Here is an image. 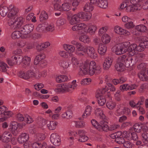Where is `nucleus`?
<instances>
[{
  "label": "nucleus",
  "mask_w": 148,
  "mask_h": 148,
  "mask_svg": "<svg viewBox=\"0 0 148 148\" xmlns=\"http://www.w3.org/2000/svg\"><path fill=\"white\" fill-rule=\"evenodd\" d=\"M79 73L82 75L88 74L90 75L100 74L101 72L100 66L96 64L95 62L92 61L90 62H85L80 66Z\"/></svg>",
  "instance_id": "obj_1"
},
{
  "label": "nucleus",
  "mask_w": 148,
  "mask_h": 148,
  "mask_svg": "<svg viewBox=\"0 0 148 148\" xmlns=\"http://www.w3.org/2000/svg\"><path fill=\"white\" fill-rule=\"evenodd\" d=\"M23 22V19L21 17H12L10 18L8 24L10 26H12V28L14 29L20 28Z\"/></svg>",
  "instance_id": "obj_2"
},
{
  "label": "nucleus",
  "mask_w": 148,
  "mask_h": 148,
  "mask_svg": "<svg viewBox=\"0 0 148 148\" xmlns=\"http://www.w3.org/2000/svg\"><path fill=\"white\" fill-rule=\"evenodd\" d=\"M18 75L21 78L27 80L31 78L36 77V75L35 71L31 69L26 72L22 71H20L18 73Z\"/></svg>",
  "instance_id": "obj_3"
},
{
  "label": "nucleus",
  "mask_w": 148,
  "mask_h": 148,
  "mask_svg": "<svg viewBox=\"0 0 148 148\" xmlns=\"http://www.w3.org/2000/svg\"><path fill=\"white\" fill-rule=\"evenodd\" d=\"M119 60L123 61L126 67L132 66L135 63V58L134 57L127 56L125 55H123L119 57Z\"/></svg>",
  "instance_id": "obj_4"
},
{
  "label": "nucleus",
  "mask_w": 148,
  "mask_h": 148,
  "mask_svg": "<svg viewBox=\"0 0 148 148\" xmlns=\"http://www.w3.org/2000/svg\"><path fill=\"white\" fill-rule=\"evenodd\" d=\"M45 58V55L43 53H40L38 54L35 58L34 61V64L35 65L39 64L42 67L45 66L46 64L43 62V60Z\"/></svg>",
  "instance_id": "obj_5"
},
{
  "label": "nucleus",
  "mask_w": 148,
  "mask_h": 148,
  "mask_svg": "<svg viewBox=\"0 0 148 148\" xmlns=\"http://www.w3.org/2000/svg\"><path fill=\"white\" fill-rule=\"evenodd\" d=\"M34 26L31 24H26L21 27L19 30L23 34H27L31 32L33 30Z\"/></svg>",
  "instance_id": "obj_6"
},
{
  "label": "nucleus",
  "mask_w": 148,
  "mask_h": 148,
  "mask_svg": "<svg viewBox=\"0 0 148 148\" xmlns=\"http://www.w3.org/2000/svg\"><path fill=\"white\" fill-rule=\"evenodd\" d=\"M75 84L71 85L64 84L61 86V88L58 89V91L62 92H69L74 89L76 87Z\"/></svg>",
  "instance_id": "obj_7"
},
{
  "label": "nucleus",
  "mask_w": 148,
  "mask_h": 148,
  "mask_svg": "<svg viewBox=\"0 0 148 148\" xmlns=\"http://www.w3.org/2000/svg\"><path fill=\"white\" fill-rule=\"evenodd\" d=\"M50 139L51 143L56 146H59L61 144L60 138L57 134H52L51 135Z\"/></svg>",
  "instance_id": "obj_8"
},
{
  "label": "nucleus",
  "mask_w": 148,
  "mask_h": 148,
  "mask_svg": "<svg viewBox=\"0 0 148 148\" xmlns=\"http://www.w3.org/2000/svg\"><path fill=\"white\" fill-rule=\"evenodd\" d=\"M128 51L129 52L131 56H134L137 53V51H142V50L140 49L139 46H137L136 44H132L130 45L128 48Z\"/></svg>",
  "instance_id": "obj_9"
},
{
  "label": "nucleus",
  "mask_w": 148,
  "mask_h": 148,
  "mask_svg": "<svg viewBox=\"0 0 148 148\" xmlns=\"http://www.w3.org/2000/svg\"><path fill=\"white\" fill-rule=\"evenodd\" d=\"M86 53L90 58L96 59L97 57V55L93 47L88 46L86 47Z\"/></svg>",
  "instance_id": "obj_10"
},
{
  "label": "nucleus",
  "mask_w": 148,
  "mask_h": 148,
  "mask_svg": "<svg viewBox=\"0 0 148 148\" xmlns=\"http://www.w3.org/2000/svg\"><path fill=\"white\" fill-rule=\"evenodd\" d=\"M29 138L28 134L26 133H23L19 136L18 138V141L20 144H23L27 142Z\"/></svg>",
  "instance_id": "obj_11"
},
{
  "label": "nucleus",
  "mask_w": 148,
  "mask_h": 148,
  "mask_svg": "<svg viewBox=\"0 0 148 148\" xmlns=\"http://www.w3.org/2000/svg\"><path fill=\"white\" fill-rule=\"evenodd\" d=\"M125 65L123 61L119 60V57L118 58L117 62L115 65V68L119 71H123L125 69Z\"/></svg>",
  "instance_id": "obj_12"
},
{
  "label": "nucleus",
  "mask_w": 148,
  "mask_h": 148,
  "mask_svg": "<svg viewBox=\"0 0 148 148\" xmlns=\"http://www.w3.org/2000/svg\"><path fill=\"white\" fill-rule=\"evenodd\" d=\"M109 130V127L107 124V122L103 121H101L98 130L100 131H104L107 132Z\"/></svg>",
  "instance_id": "obj_13"
},
{
  "label": "nucleus",
  "mask_w": 148,
  "mask_h": 148,
  "mask_svg": "<svg viewBox=\"0 0 148 148\" xmlns=\"http://www.w3.org/2000/svg\"><path fill=\"white\" fill-rule=\"evenodd\" d=\"M30 58L27 56H25L23 58L21 66L23 68L27 69L30 66Z\"/></svg>",
  "instance_id": "obj_14"
},
{
  "label": "nucleus",
  "mask_w": 148,
  "mask_h": 148,
  "mask_svg": "<svg viewBox=\"0 0 148 148\" xmlns=\"http://www.w3.org/2000/svg\"><path fill=\"white\" fill-rule=\"evenodd\" d=\"M112 62V59L111 57L107 58L104 61L103 67L104 69H108L111 66Z\"/></svg>",
  "instance_id": "obj_15"
},
{
  "label": "nucleus",
  "mask_w": 148,
  "mask_h": 148,
  "mask_svg": "<svg viewBox=\"0 0 148 148\" xmlns=\"http://www.w3.org/2000/svg\"><path fill=\"white\" fill-rule=\"evenodd\" d=\"M107 49L106 45L103 44L102 43L99 44L98 49L99 53L102 56L104 55L106 53Z\"/></svg>",
  "instance_id": "obj_16"
},
{
  "label": "nucleus",
  "mask_w": 148,
  "mask_h": 148,
  "mask_svg": "<svg viewBox=\"0 0 148 148\" xmlns=\"http://www.w3.org/2000/svg\"><path fill=\"white\" fill-rule=\"evenodd\" d=\"M119 88L123 92L124 91L131 90L134 89V86L133 85L125 84L121 85Z\"/></svg>",
  "instance_id": "obj_17"
},
{
  "label": "nucleus",
  "mask_w": 148,
  "mask_h": 148,
  "mask_svg": "<svg viewBox=\"0 0 148 148\" xmlns=\"http://www.w3.org/2000/svg\"><path fill=\"white\" fill-rule=\"evenodd\" d=\"M80 20V19H84L86 20H88L90 19L91 18V15L90 13H87L85 12H81L76 14Z\"/></svg>",
  "instance_id": "obj_18"
},
{
  "label": "nucleus",
  "mask_w": 148,
  "mask_h": 148,
  "mask_svg": "<svg viewBox=\"0 0 148 148\" xmlns=\"http://www.w3.org/2000/svg\"><path fill=\"white\" fill-rule=\"evenodd\" d=\"M87 26L85 24L81 23L74 25L72 27V29L73 31H77L84 29L85 31V28Z\"/></svg>",
  "instance_id": "obj_19"
},
{
  "label": "nucleus",
  "mask_w": 148,
  "mask_h": 148,
  "mask_svg": "<svg viewBox=\"0 0 148 148\" xmlns=\"http://www.w3.org/2000/svg\"><path fill=\"white\" fill-rule=\"evenodd\" d=\"M138 75L140 80L143 81H148V76L146 74L145 71H141L138 73Z\"/></svg>",
  "instance_id": "obj_20"
},
{
  "label": "nucleus",
  "mask_w": 148,
  "mask_h": 148,
  "mask_svg": "<svg viewBox=\"0 0 148 148\" xmlns=\"http://www.w3.org/2000/svg\"><path fill=\"white\" fill-rule=\"evenodd\" d=\"M114 48L115 49V52L117 55H121L125 53L120 43L116 45L114 47Z\"/></svg>",
  "instance_id": "obj_21"
},
{
  "label": "nucleus",
  "mask_w": 148,
  "mask_h": 148,
  "mask_svg": "<svg viewBox=\"0 0 148 148\" xmlns=\"http://www.w3.org/2000/svg\"><path fill=\"white\" fill-rule=\"evenodd\" d=\"M53 8L55 10L62 11V6L61 5L60 0H54Z\"/></svg>",
  "instance_id": "obj_22"
},
{
  "label": "nucleus",
  "mask_w": 148,
  "mask_h": 148,
  "mask_svg": "<svg viewBox=\"0 0 148 148\" xmlns=\"http://www.w3.org/2000/svg\"><path fill=\"white\" fill-rule=\"evenodd\" d=\"M130 109L127 107H124L122 110L121 112H119L118 110L116 113V115L118 116L121 115L122 114L129 115L130 114Z\"/></svg>",
  "instance_id": "obj_23"
},
{
  "label": "nucleus",
  "mask_w": 148,
  "mask_h": 148,
  "mask_svg": "<svg viewBox=\"0 0 148 148\" xmlns=\"http://www.w3.org/2000/svg\"><path fill=\"white\" fill-rule=\"evenodd\" d=\"M50 45V44L49 42H47L38 45H37V47L38 50L40 51L47 47Z\"/></svg>",
  "instance_id": "obj_24"
},
{
  "label": "nucleus",
  "mask_w": 148,
  "mask_h": 148,
  "mask_svg": "<svg viewBox=\"0 0 148 148\" xmlns=\"http://www.w3.org/2000/svg\"><path fill=\"white\" fill-rule=\"evenodd\" d=\"M92 110V108L90 106H87L86 107L85 112L82 115L83 118H86L89 116Z\"/></svg>",
  "instance_id": "obj_25"
},
{
  "label": "nucleus",
  "mask_w": 148,
  "mask_h": 148,
  "mask_svg": "<svg viewBox=\"0 0 148 148\" xmlns=\"http://www.w3.org/2000/svg\"><path fill=\"white\" fill-rule=\"evenodd\" d=\"M101 40L103 44L106 45L108 43L110 40V37L107 34H104L101 37Z\"/></svg>",
  "instance_id": "obj_26"
},
{
  "label": "nucleus",
  "mask_w": 148,
  "mask_h": 148,
  "mask_svg": "<svg viewBox=\"0 0 148 148\" xmlns=\"http://www.w3.org/2000/svg\"><path fill=\"white\" fill-rule=\"evenodd\" d=\"M108 4L107 0H99L97 5L101 8L105 9L107 8Z\"/></svg>",
  "instance_id": "obj_27"
},
{
  "label": "nucleus",
  "mask_w": 148,
  "mask_h": 148,
  "mask_svg": "<svg viewBox=\"0 0 148 148\" xmlns=\"http://www.w3.org/2000/svg\"><path fill=\"white\" fill-rule=\"evenodd\" d=\"M72 116V112L71 110H68L61 115L62 118L69 119Z\"/></svg>",
  "instance_id": "obj_28"
},
{
  "label": "nucleus",
  "mask_w": 148,
  "mask_h": 148,
  "mask_svg": "<svg viewBox=\"0 0 148 148\" xmlns=\"http://www.w3.org/2000/svg\"><path fill=\"white\" fill-rule=\"evenodd\" d=\"M136 29L139 32H145L147 31V28L145 25L143 24L137 25L136 27Z\"/></svg>",
  "instance_id": "obj_29"
},
{
  "label": "nucleus",
  "mask_w": 148,
  "mask_h": 148,
  "mask_svg": "<svg viewBox=\"0 0 148 148\" xmlns=\"http://www.w3.org/2000/svg\"><path fill=\"white\" fill-rule=\"evenodd\" d=\"M93 8V5L90 3L88 2L85 4L84 7V10L85 11L90 12L92 11Z\"/></svg>",
  "instance_id": "obj_30"
},
{
  "label": "nucleus",
  "mask_w": 148,
  "mask_h": 148,
  "mask_svg": "<svg viewBox=\"0 0 148 148\" xmlns=\"http://www.w3.org/2000/svg\"><path fill=\"white\" fill-rule=\"evenodd\" d=\"M97 29L96 25L92 24L90 25L87 30V32L90 34H95Z\"/></svg>",
  "instance_id": "obj_31"
},
{
  "label": "nucleus",
  "mask_w": 148,
  "mask_h": 148,
  "mask_svg": "<svg viewBox=\"0 0 148 148\" xmlns=\"http://www.w3.org/2000/svg\"><path fill=\"white\" fill-rule=\"evenodd\" d=\"M80 21L79 18L76 14L72 16L70 21V23L72 25L76 24Z\"/></svg>",
  "instance_id": "obj_32"
},
{
  "label": "nucleus",
  "mask_w": 148,
  "mask_h": 148,
  "mask_svg": "<svg viewBox=\"0 0 148 148\" xmlns=\"http://www.w3.org/2000/svg\"><path fill=\"white\" fill-rule=\"evenodd\" d=\"M22 34L20 31H16L13 32L11 34V37L14 39L19 38L22 36Z\"/></svg>",
  "instance_id": "obj_33"
},
{
  "label": "nucleus",
  "mask_w": 148,
  "mask_h": 148,
  "mask_svg": "<svg viewBox=\"0 0 148 148\" xmlns=\"http://www.w3.org/2000/svg\"><path fill=\"white\" fill-rule=\"evenodd\" d=\"M34 139L36 141H40L45 138V136L42 133H37L34 136Z\"/></svg>",
  "instance_id": "obj_34"
},
{
  "label": "nucleus",
  "mask_w": 148,
  "mask_h": 148,
  "mask_svg": "<svg viewBox=\"0 0 148 148\" xmlns=\"http://www.w3.org/2000/svg\"><path fill=\"white\" fill-rule=\"evenodd\" d=\"M67 77L65 75H60L57 76L56 79V81L58 83H61L67 80Z\"/></svg>",
  "instance_id": "obj_35"
},
{
  "label": "nucleus",
  "mask_w": 148,
  "mask_h": 148,
  "mask_svg": "<svg viewBox=\"0 0 148 148\" xmlns=\"http://www.w3.org/2000/svg\"><path fill=\"white\" fill-rule=\"evenodd\" d=\"M36 119L37 122L41 126H43L47 123V121L42 117L38 116Z\"/></svg>",
  "instance_id": "obj_36"
},
{
  "label": "nucleus",
  "mask_w": 148,
  "mask_h": 148,
  "mask_svg": "<svg viewBox=\"0 0 148 148\" xmlns=\"http://www.w3.org/2000/svg\"><path fill=\"white\" fill-rule=\"evenodd\" d=\"M18 9L16 8H13L8 13V16L10 18L12 17H15L14 15H16L18 12Z\"/></svg>",
  "instance_id": "obj_37"
},
{
  "label": "nucleus",
  "mask_w": 148,
  "mask_h": 148,
  "mask_svg": "<svg viewBox=\"0 0 148 148\" xmlns=\"http://www.w3.org/2000/svg\"><path fill=\"white\" fill-rule=\"evenodd\" d=\"M0 67L1 69L0 71L2 72H6L7 71V68H9V67L7 65L3 62H0Z\"/></svg>",
  "instance_id": "obj_38"
},
{
  "label": "nucleus",
  "mask_w": 148,
  "mask_h": 148,
  "mask_svg": "<svg viewBox=\"0 0 148 148\" xmlns=\"http://www.w3.org/2000/svg\"><path fill=\"white\" fill-rule=\"evenodd\" d=\"M108 88L107 86H106L105 88H103L101 91H99V92H96V97L98 99H99L102 96V95L103 94L105 93L108 91Z\"/></svg>",
  "instance_id": "obj_39"
},
{
  "label": "nucleus",
  "mask_w": 148,
  "mask_h": 148,
  "mask_svg": "<svg viewBox=\"0 0 148 148\" xmlns=\"http://www.w3.org/2000/svg\"><path fill=\"white\" fill-rule=\"evenodd\" d=\"M124 52L125 53L128 50V48L130 46V43L129 42H125L120 43Z\"/></svg>",
  "instance_id": "obj_40"
},
{
  "label": "nucleus",
  "mask_w": 148,
  "mask_h": 148,
  "mask_svg": "<svg viewBox=\"0 0 148 148\" xmlns=\"http://www.w3.org/2000/svg\"><path fill=\"white\" fill-rule=\"evenodd\" d=\"M64 47L67 51L71 53L73 52L75 50V47L72 45H65L64 46Z\"/></svg>",
  "instance_id": "obj_41"
},
{
  "label": "nucleus",
  "mask_w": 148,
  "mask_h": 148,
  "mask_svg": "<svg viewBox=\"0 0 148 148\" xmlns=\"http://www.w3.org/2000/svg\"><path fill=\"white\" fill-rule=\"evenodd\" d=\"M8 8L6 6H3L0 8V14L2 16H6L8 12Z\"/></svg>",
  "instance_id": "obj_42"
},
{
  "label": "nucleus",
  "mask_w": 148,
  "mask_h": 148,
  "mask_svg": "<svg viewBox=\"0 0 148 148\" xmlns=\"http://www.w3.org/2000/svg\"><path fill=\"white\" fill-rule=\"evenodd\" d=\"M40 21L46 20L48 18V14L45 11H42L40 16Z\"/></svg>",
  "instance_id": "obj_43"
},
{
  "label": "nucleus",
  "mask_w": 148,
  "mask_h": 148,
  "mask_svg": "<svg viewBox=\"0 0 148 148\" xmlns=\"http://www.w3.org/2000/svg\"><path fill=\"white\" fill-rule=\"evenodd\" d=\"M79 39L80 41L84 43H88L90 41L89 38L87 35H83L80 36Z\"/></svg>",
  "instance_id": "obj_44"
},
{
  "label": "nucleus",
  "mask_w": 148,
  "mask_h": 148,
  "mask_svg": "<svg viewBox=\"0 0 148 148\" xmlns=\"http://www.w3.org/2000/svg\"><path fill=\"white\" fill-rule=\"evenodd\" d=\"M70 9V5L69 3H64L62 5V11H68Z\"/></svg>",
  "instance_id": "obj_45"
},
{
  "label": "nucleus",
  "mask_w": 148,
  "mask_h": 148,
  "mask_svg": "<svg viewBox=\"0 0 148 148\" xmlns=\"http://www.w3.org/2000/svg\"><path fill=\"white\" fill-rule=\"evenodd\" d=\"M57 125V123L53 121H51L49 124L47 125L48 128L50 130H55Z\"/></svg>",
  "instance_id": "obj_46"
},
{
  "label": "nucleus",
  "mask_w": 148,
  "mask_h": 148,
  "mask_svg": "<svg viewBox=\"0 0 148 148\" xmlns=\"http://www.w3.org/2000/svg\"><path fill=\"white\" fill-rule=\"evenodd\" d=\"M142 127V125L138 123H136L133 126L134 131L137 132H140Z\"/></svg>",
  "instance_id": "obj_47"
},
{
  "label": "nucleus",
  "mask_w": 148,
  "mask_h": 148,
  "mask_svg": "<svg viewBox=\"0 0 148 148\" xmlns=\"http://www.w3.org/2000/svg\"><path fill=\"white\" fill-rule=\"evenodd\" d=\"M12 126L11 130V132L14 136H16L18 134L17 129L18 128V125L16 124H12Z\"/></svg>",
  "instance_id": "obj_48"
},
{
  "label": "nucleus",
  "mask_w": 148,
  "mask_h": 148,
  "mask_svg": "<svg viewBox=\"0 0 148 148\" xmlns=\"http://www.w3.org/2000/svg\"><path fill=\"white\" fill-rule=\"evenodd\" d=\"M139 46L140 49L142 50V51H143L145 48H148V41H144L140 44Z\"/></svg>",
  "instance_id": "obj_49"
},
{
  "label": "nucleus",
  "mask_w": 148,
  "mask_h": 148,
  "mask_svg": "<svg viewBox=\"0 0 148 148\" xmlns=\"http://www.w3.org/2000/svg\"><path fill=\"white\" fill-rule=\"evenodd\" d=\"M106 106L109 109L112 110L114 109L115 107L116 104L115 102L110 101L106 103Z\"/></svg>",
  "instance_id": "obj_50"
},
{
  "label": "nucleus",
  "mask_w": 148,
  "mask_h": 148,
  "mask_svg": "<svg viewBox=\"0 0 148 148\" xmlns=\"http://www.w3.org/2000/svg\"><path fill=\"white\" fill-rule=\"evenodd\" d=\"M60 65L64 68H68L69 65V61H61L60 63Z\"/></svg>",
  "instance_id": "obj_51"
},
{
  "label": "nucleus",
  "mask_w": 148,
  "mask_h": 148,
  "mask_svg": "<svg viewBox=\"0 0 148 148\" xmlns=\"http://www.w3.org/2000/svg\"><path fill=\"white\" fill-rule=\"evenodd\" d=\"M120 90H117L114 94L115 99L118 101H120L121 100V95Z\"/></svg>",
  "instance_id": "obj_52"
},
{
  "label": "nucleus",
  "mask_w": 148,
  "mask_h": 148,
  "mask_svg": "<svg viewBox=\"0 0 148 148\" xmlns=\"http://www.w3.org/2000/svg\"><path fill=\"white\" fill-rule=\"evenodd\" d=\"M66 21L65 19L62 18H59L57 21V24L58 26H60L64 25L66 23Z\"/></svg>",
  "instance_id": "obj_53"
},
{
  "label": "nucleus",
  "mask_w": 148,
  "mask_h": 148,
  "mask_svg": "<svg viewBox=\"0 0 148 148\" xmlns=\"http://www.w3.org/2000/svg\"><path fill=\"white\" fill-rule=\"evenodd\" d=\"M46 31L52 32L54 30L55 28L54 25L53 24H48L45 26V28Z\"/></svg>",
  "instance_id": "obj_54"
},
{
  "label": "nucleus",
  "mask_w": 148,
  "mask_h": 148,
  "mask_svg": "<svg viewBox=\"0 0 148 148\" xmlns=\"http://www.w3.org/2000/svg\"><path fill=\"white\" fill-rule=\"evenodd\" d=\"M6 134V132H4L1 136L2 139H3V142H7L10 140V137H8L9 135Z\"/></svg>",
  "instance_id": "obj_55"
},
{
  "label": "nucleus",
  "mask_w": 148,
  "mask_h": 148,
  "mask_svg": "<svg viewBox=\"0 0 148 148\" xmlns=\"http://www.w3.org/2000/svg\"><path fill=\"white\" fill-rule=\"evenodd\" d=\"M125 140L121 136L119 137H118L115 140V141L117 143L119 144H123L124 143Z\"/></svg>",
  "instance_id": "obj_56"
},
{
  "label": "nucleus",
  "mask_w": 148,
  "mask_h": 148,
  "mask_svg": "<svg viewBox=\"0 0 148 148\" xmlns=\"http://www.w3.org/2000/svg\"><path fill=\"white\" fill-rule=\"evenodd\" d=\"M146 64L144 63H142L139 64L137 66L138 69L142 71H145L146 70Z\"/></svg>",
  "instance_id": "obj_57"
},
{
  "label": "nucleus",
  "mask_w": 148,
  "mask_h": 148,
  "mask_svg": "<svg viewBox=\"0 0 148 148\" xmlns=\"http://www.w3.org/2000/svg\"><path fill=\"white\" fill-rule=\"evenodd\" d=\"M123 2L121 4L120 8L122 9L127 7V5L130 4L129 0H124Z\"/></svg>",
  "instance_id": "obj_58"
},
{
  "label": "nucleus",
  "mask_w": 148,
  "mask_h": 148,
  "mask_svg": "<svg viewBox=\"0 0 148 148\" xmlns=\"http://www.w3.org/2000/svg\"><path fill=\"white\" fill-rule=\"evenodd\" d=\"M98 102L99 104L101 106H103L106 102V100L103 97H101L99 99H98Z\"/></svg>",
  "instance_id": "obj_59"
},
{
  "label": "nucleus",
  "mask_w": 148,
  "mask_h": 148,
  "mask_svg": "<svg viewBox=\"0 0 148 148\" xmlns=\"http://www.w3.org/2000/svg\"><path fill=\"white\" fill-rule=\"evenodd\" d=\"M121 136H122L123 138H128L130 136V132L129 131H124L123 133L121 131Z\"/></svg>",
  "instance_id": "obj_60"
},
{
  "label": "nucleus",
  "mask_w": 148,
  "mask_h": 148,
  "mask_svg": "<svg viewBox=\"0 0 148 148\" xmlns=\"http://www.w3.org/2000/svg\"><path fill=\"white\" fill-rule=\"evenodd\" d=\"M59 54L61 57L67 58H68L69 53L65 51H60L59 53Z\"/></svg>",
  "instance_id": "obj_61"
},
{
  "label": "nucleus",
  "mask_w": 148,
  "mask_h": 148,
  "mask_svg": "<svg viewBox=\"0 0 148 148\" xmlns=\"http://www.w3.org/2000/svg\"><path fill=\"white\" fill-rule=\"evenodd\" d=\"M123 144L124 147L126 148H132L133 146V144L129 141H125Z\"/></svg>",
  "instance_id": "obj_62"
},
{
  "label": "nucleus",
  "mask_w": 148,
  "mask_h": 148,
  "mask_svg": "<svg viewBox=\"0 0 148 148\" xmlns=\"http://www.w3.org/2000/svg\"><path fill=\"white\" fill-rule=\"evenodd\" d=\"M121 134V131H119L111 134L110 136L112 138L115 139L118 137L120 136Z\"/></svg>",
  "instance_id": "obj_63"
},
{
  "label": "nucleus",
  "mask_w": 148,
  "mask_h": 148,
  "mask_svg": "<svg viewBox=\"0 0 148 148\" xmlns=\"http://www.w3.org/2000/svg\"><path fill=\"white\" fill-rule=\"evenodd\" d=\"M44 24H39L36 28L37 31L39 32H41L43 31L45 29V26Z\"/></svg>",
  "instance_id": "obj_64"
}]
</instances>
